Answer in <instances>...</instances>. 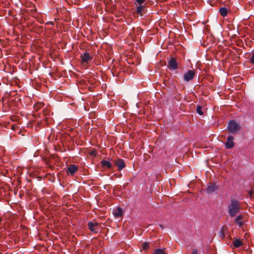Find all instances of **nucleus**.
<instances>
[{
	"instance_id": "obj_14",
	"label": "nucleus",
	"mask_w": 254,
	"mask_h": 254,
	"mask_svg": "<svg viewBox=\"0 0 254 254\" xmlns=\"http://www.w3.org/2000/svg\"><path fill=\"white\" fill-rule=\"evenodd\" d=\"M102 166L106 167L107 168H110L111 167V164L109 161L103 160L101 162Z\"/></svg>"
},
{
	"instance_id": "obj_9",
	"label": "nucleus",
	"mask_w": 254,
	"mask_h": 254,
	"mask_svg": "<svg viewBox=\"0 0 254 254\" xmlns=\"http://www.w3.org/2000/svg\"><path fill=\"white\" fill-rule=\"evenodd\" d=\"M77 170V167L75 165H70L67 169V173L73 174Z\"/></svg>"
},
{
	"instance_id": "obj_12",
	"label": "nucleus",
	"mask_w": 254,
	"mask_h": 254,
	"mask_svg": "<svg viewBox=\"0 0 254 254\" xmlns=\"http://www.w3.org/2000/svg\"><path fill=\"white\" fill-rule=\"evenodd\" d=\"M216 189L217 188L215 185L210 184L208 186L207 188V191L208 192L211 193L214 192L216 190Z\"/></svg>"
},
{
	"instance_id": "obj_7",
	"label": "nucleus",
	"mask_w": 254,
	"mask_h": 254,
	"mask_svg": "<svg viewBox=\"0 0 254 254\" xmlns=\"http://www.w3.org/2000/svg\"><path fill=\"white\" fill-rule=\"evenodd\" d=\"M168 64L170 69L175 70L177 68L178 64L175 58H171L169 60Z\"/></svg>"
},
{
	"instance_id": "obj_18",
	"label": "nucleus",
	"mask_w": 254,
	"mask_h": 254,
	"mask_svg": "<svg viewBox=\"0 0 254 254\" xmlns=\"http://www.w3.org/2000/svg\"><path fill=\"white\" fill-rule=\"evenodd\" d=\"M149 246V243H148V242H144L142 244V249L143 250H147L148 249Z\"/></svg>"
},
{
	"instance_id": "obj_15",
	"label": "nucleus",
	"mask_w": 254,
	"mask_h": 254,
	"mask_svg": "<svg viewBox=\"0 0 254 254\" xmlns=\"http://www.w3.org/2000/svg\"><path fill=\"white\" fill-rule=\"evenodd\" d=\"M219 12L221 15L223 17L226 16L228 13L227 9L225 7H221L219 9Z\"/></svg>"
},
{
	"instance_id": "obj_21",
	"label": "nucleus",
	"mask_w": 254,
	"mask_h": 254,
	"mask_svg": "<svg viewBox=\"0 0 254 254\" xmlns=\"http://www.w3.org/2000/svg\"><path fill=\"white\" fill-rule=\"evenodd\" d=\"M251 62L253 64H254V53L252 55V58L251 59Z\"/></svg>"
},
{
	"instance_id": "obj_17",
	"label": "nucleus",
	"mask_w": 254,
	"mask_h": 254,
	"mask_svg": "<svg viewBox=\"0 0 254 254\" xmlns=\"http://www.w3.org/2000/svg\"><path fill=\"white\" fill-rule=\"evenodd\" d=\"M196 112L200 115H202L203 114V113L202 111V107L201 106H198L197 107Z\"/></svg>"
},
{
	"instance_id": "obj_19",
	"label": "nucleus",
	"mask_w": 254,
	"mask_h": 254,
	"mask_svg": "<svg viewBox=\"0 0 254 254\" xmlns=\"http://www.w3.org/2000/svg\"><path fill=\"white\" fill-rule=\"evenodd\" d=\"M143 10V6L142 5L138 6L136 8V11L138 13H141Z\"/></svg>"
},
{
	"instance_id": "obj_10",
	"label": "nucleus",
	"mask_w": 254,
	"mask_h": 254,
	"mask_svg": "<svg viewBox=\"0 0 254 254\" xmlns=\"http://www.w3.org/2000/svg\"><path fill=\"white\" fill-rule=\"evenodd\" d=\"M243 217L242 215H239L235 218V222L237 223L239 227H242L243 225Z\"/></svg>"
},
{
	"instance_id": "obj_20",
	"label": "nucleus",
	"mask_w": 254,
	"mask_h": 254,
	"mask_svg": "<svg viewBox=\"0 0 254 254\" xmlns=\"http://www.w3.org/2000/svg\"><path fill=\"white\" fill-rule=\"evenodd\" d=\"M145 1V0H136V1L139 4H141L142 3H143L144 1Z\"/></svg>"
},
{
	"instance_id": "obj_3",
	"label": "nucleus",
	"mask_w": 254,
	"mask_h": 254,
	"mask_svg": "<svg viewBox=\"0 0 254 254\" xmlns=\"http://www.w3.org/2000/svg\"><path fill=\"white\" fill-rule=\"evenodd\" d=\"M88 228L93 233H97L99 230V224L96 221L89 222L88 223Z\"/></svg>"
},
{
	"instance_id": "obj_6",
	"label": "nucleus",
	"mask_w": 254,
	"mask_h": 254,
	"mask_svg": "<svg viewBox=\"0 0 254 254\" xmlns=\"http://www.w3.org/2000/svg\"><path fill=\"white\" fill-rule=\"evenodd\" d=\"M233 141L234 137L232 136H229L227 137V141L225 144L226 147L228 149L233 148L234 146V142Z\"/></svg>"
},
{
	"instance_id": "obj_5",
	"label": "nucleus",
	"mask_w": 254,
	"mask_h": 254,
	"mask_svg": "<svg viewBox=\"0 0 254 254\" xmlns=\"http://www.w3.org/2000/svg\"><path fill=\"white\" fill-rule=\"evenodd\" d=\"M194 75H195V72L193 70H189L184 75V80L186 82H188L190 80L193 79Z\"/></svg>"
},
{
	"instance_id": "obj_4",
	"label": "nucleus",
	"mask_w": 254,
	"mask_h": 254,
	"mask_svg": "<svg viewBox=\"0 0 254 254\" xmlns=\"http://www.w3.org/2000/svg\"><path fill=\"white\" fill-rule=\"evenodd\" d=\"M81 58V62L82 64L86 63L87 64L88 62L92 61L93 56H90L88 53L85 52L80 56Z\"/></svg>"
},
{
	"instance_id": "obj_23",
	"label": "nucleus",
	"mask_w": 254,
	"mask_h": 254,
	"mask_svg": "<svg viewBox=\"0 0 254 254\" xmlns=\"http://www.w3.org/2000/svg\"><path fill=\"white\" fill-rule=\"evenodd\" d=\"M160 227L162 229H163V226L162 225H160Z\"/></svg>"
},
{
	"instance_id": "obj_2",
	"label": "nucleus",
	"mask_w": 254,
	"mask_h": 254,
	"mask_svg": "<svg viewBox=\"0 0 254 254\" xmlns=\"http://www.w3.org/2000/svg\"><path fill=\"white\" fill-rule=\"evenodd\" d=\"M240 129V126L235 121H231L229 122L227 129L230 132L235 133Z\"/></svg>"
},
{
	"instance_id": "obj_11",
	"label": "nucleus",
	"mask_w": 254,
	"mask_h": 254,
	"mask_svg": "<svg viewBox=\"0 0 254 254\" xmlns=\"http://www.w3.org/2000/svg\"><path fill=\"white\" fill-rule=\"evenodd\" d=\"M114 215L115 217H121L123 215V211L121 208L118 207L116 210L114 211Z\"/></svg>"
},
{
	"instance_id": "obj_8",
	"label": "nucleus",
	"mask_w": 254,
	"mask_h": 254,
	"mask_svg": "<svg viewBox=\"0 0 254 254\" xmlns=\"http://www.w3.org/2000/svg\"><path fill=\"white\" fill-rule=\"evenodd\" d=\"M116 165L118 167V170L121 171L126 166L124 161L123 159H119L116 161Z\"/></svg>"
},
{
	"instance_id": "obj_16",
	"label": "nucleus",
	"mask_w": 254,
	"mask_h": 254,
	"mask_svg": "<svg viewBox=\"0 0 254 254\" xmlns=\"http://www.w3.org/2000/svg\"><path fill=\"white\" fill-rule=\"evenodd\" d=\"M154 254H166L164 249H158L155 251Z\"/></svg>"
},
{
	"instance_id": "obj_13",
	"label": "nucleus",
	"mask_w": 254,
	"mask_h": 254,
	"mask_svg": "<svg viewBox=\"0 0 254 254\" xmlns=\"http://www.w3.org/2000/svg\"><path fill=\"white\" fill-rule=\"evenodd\" d=\"M233 243L234 246L236 248H238L243 245L242 241L239 239H235L233 241Z\"/></svg>"
},
{
	"instance_id": "obj_22",
	"label": "nucleus",
	"mask_w": 254,
	"mask_h": 254,
	"mask_svg": "<svg viewBox=\"0 0 254 254\" xmlns=\"http://www.w3.org/2000/svg\"><path fill=\"white\" fill-rule=\"evenodd\" d=\"M191 254H198L197 251L196 250H194Z\"/></svg>"
},
{
	"instance_id": "obj_1",
	"label": "nucleus",
	"mask_w": 254,
	"mask_h": 254,
	"mask_svg": "<svg viewBox=\"0 0 254 254\" xmlns=\"http://www.w3.org/2000/svg\"><path fill=\"white\" fill-rule=\"evenodd\" d=\"M229 213L231 216L234 217L240 210L239 202L236 199H232L231 203L228 206Z\"/></svg>"
}]
</instances>
